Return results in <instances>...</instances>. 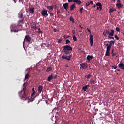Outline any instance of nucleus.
I'll return each mask as SVG.
<instances>
[{
  "label": "nucleus",
  "mask_w": 124,
  "mask_h": 124,
  "mask_svg": "<svg viewBox=\"0 0 124 124\" xmlns=\"http://www.w3.org/2000/svg\"><path fill=\"white\" fill-rule=\"evenodd\" d=\"M63 53L64 55H62V60H67V61H70L72 54L70 51H72V47L70 46L66 45L63 46Z\"/></svg>",
  "instance_id": "nucleus-1"
},
{
  "label": "nucleus",
  "mask_w": 124,
  "mask_h": 124,
  "mask_svg": "<svg viewBox=\"0 0 124 124\" xmlns=\"http://www.w3.org/2000/svg\"><path fill=\"white\" fill-rule=\"evenodd\" d=\"M26 83L23 84V89L22 90L20 91L18 94L22 100H29L30 97H29V92L27 90V87L25 86Z\"/></svg>",
  "instance_id": "nucleus-2"
},
{
  "label": "nucleus",
  "mask_w": 124,
  "mask_h": 124,
  "mask_svg": "<svg viewBox=\"0 0 124 124\" xmlns=\"http://www.w3.org/2000/svg\"><path fill=\"white\" fill-rule=\"evenodd\" d=\"M115 31L113 30H106L103 33L104 36H107V35H111V36H114V33Z\"/></svg>",
  "instance_id": "nucleus-3"
},
{
  "label": "nucleus",
  "mask_w": 124,
  "mask_h": 124,
  "mask_svg": "<svg viewBox=\"0 0 124 124\" xmlns=\"http://www.w3.org/2000/svg\"><path fill=\"white\" fill-rule=\"evenodd\" d=\"M41 14L44 17H47L48 16V10L43 9L41 11Z\"/></svg>",
  "instance_id": "nucleus-4"
},
{
  "label": "nucleus",
  "mask_w": 124,
  "mask_h": 124,
  "mask_svg": "<svg viewBox=\"0 0 124 124\" xmlns=\"http://www.w3.org/2000/svg\"><path fill=\"white\" fill-rule=\"evenodd\" d=\"M112 45H115V41L111 40L109 41V44H107L106 46L107 47L111 48L112 47Z\"/></svg>",
  "instance_id": "nucleus-5"
},
{
  "label": "nucleus",
  "mask_w": 124,
  "mask_h": 124,
  "mask_svg": "<svg viewBox=\"0 0 124 124\" xmlns=\"http://www.w3.org/2000/svg\"><path fill=\"white\" fill-rule=\"evenodd\" d=\"M110 51H111V48L107 46V50L105 54L106 56L109 57L110 56Z\"/></svg>",
  "instance_id": "nucleus-6"
},
{
  "label": "nucleus",
  "mask_w": 124,
  "mask_h": 124,
  "mask_svg": "<svg viewBox=\"0 0 124 124\" xmlns=\"http://www.w3.org/2000/svg\"><path fill=\"white\" fill-rule=\"evenodd\" d=\"M90 42L91 44V46H93V36L92 34L90 35Z\"/></svg>",
  "instance_id": "nucleus-7"
},
{
  "label": "nucleus",
  "mask_w": 124,
  "mask_h": 124,
  "mask_svg": "<svg viewBox=\"0 0 124 124\" xmlns=\"http://www.w3.org/2000/svg\"><path fill=\"white\" fill-rule=\"evenodd\" d=\"M24 40H26L27 42H31V38L29 35L25 36Z\"/></svg>",
  "instance_id": "nucleus-8"
},
{
  "label": "nucleus",
  "mask_w": 124,
  "mask_h": 124,
  "mask_svg": "<svg viewBox=\"0 0 124 124\" xmlns=\"http://www.w3.org/2000/svg\"><path fill=\"white\" fill-rule=\"evenodd\" d=\"M96 5L97 7V10H98V9H100V11L102 9V4H101V3L98 2L96 4Z\"/></svg>",
  "instance_id": "nucleus-9"
},
{
  "label": "nucleus",
  "mask_w": 124,
  "mask_h": 124,
  "mask_svg": "<svg viewBox=\"0 0 124 124\" xmlns=\"http://www.w3.org/2000/svg\"><path fill=\"white\" fill-rule=\"evenodd\" d=\"M31 28L35 30H37V27H36V23L32 22L31 23Z\"/></svg>",
  "instance_id": "nucleus-10"
},
{
  "label": "nucleus",
  "mask_w": 124,
  "mask_h": 124,
  "mask_svg": "<svg viewBox=\"0 0 124 124\" xmlns=\"http://www.w3.org/2000/svg\"><path fill=\"white\" fill-rule=\"evenodd\" d=\"M53 79H54V77L53 76V74H51L50 75H49L48 77H47V81L48 82H50V81H52V80H53Z\"/></svg>",
  "instance_id": "nucleus-11"
},
{
  "label": "nucleus",
  "mask_w": 124,
  "mask_h": 124,
  "mask_svg": "<svg viewBox=\"0 0 124 124\" xmlns=\"http://www.w3.org/2000/svg\"><path fill=\"white\" fill-rule=\"evenodd\" d=\"M75 8H76V5H75V3L71 5V6L70 7V11H73V10H74Z\"/></svg>",
  "instance_id": "nucleus-12"
},
{
  "label": "nucleus",
  "mask_w": 124,
  "mask_h": 124,
  "mask_svg": "<svg viewBox=\"0 0 124 124\" xmlns=\"http://www.w3.org/2000/svg\"><path fill=\"white\" fill-rule=\"evenodd\" d=\"M63 7L65 10H66L67 11V9H68L69 6H68V3H65L63 4Z\"/></svg>",
  "instance_id": "nucleus-13"
},
{
  "label": "nucleus",
  "mask_w": 124,
  "mask_h": 124,
  "mask_svg": "<svg viewBox=\"0 0 124 124\" xmlns=\"http://www.w3.org/2000/svg\"><path fill=\"white\" fill-rule=\"evenodd\" d=\"M116 6L117 7V8H118V9H120L122 8V7H124V5L121 3H117L116 5Z\"/></svg>",
  "instance_id": "nucleus-14"
},
{
  "label": "nucleus",
  "mask_w": 124,
  "mask_h": 124,
  "mask_svg": "<svg viewBox=\"0 0 124 124\" xmlns=\"http://www.w3.org/2000/svg\"><path fill=\"white\" fill-rule=\"evenodd\" d=\"M118 67H119V68H120L121 69H123V70H124V63L120 62V63L118 64Z\"/></svg>",
  "instance_id": "nucleus-15"
},
{
  "label": "nucleus",
  "mask_w": 124,
  "mask_h": 124,
  "mask_svg": "<svg viewBox=\"0 0 124 124\" xmlns=\"http://www.w3.org/2000/svg\"><path fill=\"white\" fill-rule=\"evenodd\" d=\"M73 2H76L78 5H80L82 3V1L80 0H73Z\"/></svg>",
  "instance_id": "nucleus-16"
},
{
  "label": "nucleus",
  "mask_w": 124,
  "mask_h": 124,
  "mask_svg": "<svg viewBox=\"0 0 124 124\" xmlns=\"http://www.w3.org/2000/svg\"><path fill=\"white\" fill-rule=\"evenodd\" d=\"M42 90H43V86H42V85L39 86L38 90V93H41V92H42Z\"/></svg>",
  "instance_id": "nucleus-17"
},
{
  "label": "nucleus",
  "mask_w": 124,
  "mask_h": 124,
  "mask_svg": "<svg viewBox=\"0 0 124 124\" xmlns=\"http://www.w3.org/2000/svg\"><path fill=\"white\" fill-rule=\"evenodd\" d=\"M46 8H47V9H48V10H49V11H53L54 6H47Z\"/></svg>",
  "instance_id": "nucleus-18"
},
{
  "label": "nucleus",
  "mask_w": 124,
  "mask_h": 124,
  "mask_svg": "<svg viewBox=\"0 0 124 124\" xmlns=\"http://www.w3.org/2000/svg\"><path fill=\"white\" fill-rule=\"evenodd\" d=\"M80 66H81L82 68L85 69V68H87V64L86 63H82L80 64Z\"/></svg>",
  "instance_id": "nucleus-19"
},
{
  "label": "nucleus",
  "mask_w": 124,
  "mask_h": 124,
  "mask_svg": "<svg viewBox=\"0 0 124 124\" xmlns=\"http://www.w3.org/2000/svg\"><path fill=\"white\" fill-rule=\"evenodd\" d=\"M93 56H92V55H88L87 57V59L88 60V61H89V62H90L91 60H93Z\"/></svg>",
  "instance_id": "nucleus-20"
},
{
  "label": "nucleus",
  "mask_w": 124,
  "mask_h": 124,
  "mask_svg": "<svg viewBox=\"0 0 124 124\" xmlns=\"http://www.w3.org/2000/svg\"><path fill=\"white\" fill-rule=\"evenodd\" d=\"M29 12L31 14L34 13V8H31L29 9Z\"/></svg>",
  "instance_id": "nucleus-21"
},
{
  "label": "nucleus",
  "mask_w": 124,
  "mask_h": 124,
  "mask_svg": "<svg viewBox=\"0 0 124 124\" xmlns=\"http://www.w3.org/2000/svg\"><path fill=\"white\" fill-rule=\"evenodd\" d=\"M52 70H53V68L50 66L46 69V72H50V71H52Z\"/></svg>",
  "instance_id": "nucleus-22"
},
{
  "label": "nucleus",
  "mask_w": 124,
  "mask_h": 124,
  "mask_svg": "<svg viewBox=\"0 0 124 124\" xmlns=\"http://www.w3.org/2000/svg\"><path fill=\"white\" fill-rule=\"evenodd\" d=\"M32 94L31 95V98H32V97H33V95L34 94H35V91H34V88H33L32 89Z\"/></svg>",
  "instance_id": "nucleus-23"
},
{
  "label": "nucleus",
  "mask_w": 124,
  "mask_h": 124,
  "mask_svg": "<svg viewBox=\"0 0 124 124\" xmlns=\"http://www.w3.org/2000/svg\"><path fill=\"white\" fill-rule=\"evenodd\" d=\"M89 85H87L86 86H85L84 87H83L82 88V90L86 92V91H87V90H88V87H89Z\"/></svg>",
  "instance_id": "nucleus-24"
},
{
  "label": "nucleus",
  "mask_w": 124,
  "mask_h": 124,
  "mask_svg": "<svg viewBox=\"0 0 124 124\" xmlns=\"http://www.w3.org/2000/svg\"><path fill=\"white\" fill-rule=\"evenodd\" d=\"M29 78H30V75H29V74H27L25 75V80L29 79Z\"/></svg>",
  "instance_id": "nucleus-25"
},
{
  "label": "nucleus",
  "mask_w": 124,
  "mask_h": 124,
  "mask_svg": "<svg viewBox=\"0 0 124 124\" xmlns=\"http://www.w3.org/2000/svg\"><path fill=\"white\" fill-rule=\"evenodd\" d=\"M70 21H71V22H72V23H75V21H74V19L72 16L70 17Z\"/></svg>",
  "instance_id": "nucleus-26"
},
{
  "label": "nucleus",
  "mask_w": 124,
  "mask_h": 124,
  "mask_svg": "<svg viewBox=\"0 0 124 124\" xmlns=\"http://www.w3.org/2000/svg\"><path fill=\"white\" fill-rule=\"evenodd\" d=\"M113 12H114L113 8H111L110 9H109V13H113Z\"/></svg>",
  "instance_id": "nucleus-27"
},
{
  "label": "nucleus",
  "mask_w": 124,
  "mask_h": 124,
  "mask_svg": "<svg viewBox=\"0 0 124 124\" xmlns=\"http://www.w3.org/2000/svg\"><path fill=\"white\" fill-rule=\"evenodd\" d=\"M74 41H77V37H76L75 35H73Z\"/></svg>",
  "instance_id": "nucleus-28"
},
{
  "label": "nucleus",
  "mask_w": 124,
  "mask_h": 124,
  "mask_svg": "<svg viewBox=\"0 0 124 124\" xmlns=\"http://www.w3.org/2000/svg\"><path fill=\"white\" fill-rule=\"evenodd\" d=\"M113 36H111V35H109V36H108V39H115V38H114V37H112Z\"/></svg>",
  "instance_id": "nucleus-29"
},
{
  "label": "nucleus",
  "mask_w": 124,
  "mask_h": 124,
  "mask_svg": "<svg viewBox=\"0 0 124 124\" xmlns=\"http://www.w3.org/2000/svg\"><path fill=\"white\" fill-rule=\"evenodd\" d=\"M90 83L91 84H95V81L93 80H90Z\"/></svg>",
  "instance_id": "nucleus-30"
},
{
  "label": "nucleus",
  "mask_w": 124,
  "mask_h": 124,
  "mask_svg": "<svg viewBox=\"0 0 124 124\" xmlns=\"http://www.w3.org/2000/svg\"><path fill=\"white\" fill-rule=\"evenodd\" d=\"M62 39H58V43H60L61 44V43H62Z\"/></svg>",
  "instance_id": "nucleus-31"
},
{
  "label": "nucleus",
  "mask_w": 124,
  "mask_h": 124,
  "mask_svg": "<svg viewBox=\"0 0 124 124\" xmlns=\"http://www.w3.org/2000/svg\"><path fill=\"white\" fill-rule=\"evenodd\" d=\"M114 37L117 40H119L120 39V38L118 37V35H115Z\"/></svg>",
  "instance_id": "nucleus-32"
},
{
  "label": "nucleus",
  "mask_w": 124,
  "mask_h": 124,
  "mask_svg": "<svg viewBox=\"0 0 124 124\" xmlns=\"http://www.w3.org/2000/svg\"><path fill=\"white\" fill-rule=\"evenodd\" d=\"M92 76L90 74H88L87 77H86V78L87 79H90V78H91V77Z\"/></svg>",
  "instance_id": "nucleus-33"
},
{
  "label": "nucleus",
  "mask_w": 124,
  "mask_h": 124,
  "mask_svg": "<svg viewBox=\"0 0 124 124\" xmlns=\"http://www.w3.org/2000/svg\"><path fill=\"white\" fill-rule=\"evenodd\" d=\"M68 43H70V41L69 40H66L65 41V44H68Z\"/></svg>",
  "instance_id": "nucleus-34"
},
{
  "label": "nucleus",
  "mask_w": 124,
  "mask_h": 124,
  "mask_svg": "<svg viewBox=\"0 0 124 124\" xmlns=\"http://www.w3.org/2000/svg\"><path fill=\"white\" fill-rule=\"evenodd\" d=\"M38 32L39 33H42V31H41V30H40V28L38 29Z\"/></svg>",
  "instance_id": "nucleus-35"
},
{
  "label": "nucleus",
  "mask_w": 124,
  "mask_h": 124,
  "mask_svg": "<svg viewBox=\"0 0 124 124\" xmlns=\"http://www.w3.org/2000/svg\"><path fill=\"white\" fill-rule=\"evenodd\" d=\"M83 10H84V8L82 7L80 9V12L81 14L83 13Z\"/></svg>",
  "instance_id": "nucleus-36"
},
{
  "label": "nucleus",
  "mask_w": 124,
  "mask_h": 124,
  "mask_svg": "<svg viewBox=\"0 0 124 124\" xmlns=\"http://www.w3.org/2000/svg\"><path fill=\"white\" fill-rule=\"evenodd\" d=\"M23 17H24V14H23V13H21L20 14V16H19V18H23Z\"/></svg>",
  "instance_id": "nucleus-37"
},
{
  "label": "nucleus",
  "mask_w": 124,
  "mask_h": 124,
  "mask_svg": "<svg viewBox=\"0 0 124 124\" xmlns=\"http://www.w3.org/2000/svg\"><path fill=\"white\" fill-rule=\"evenodd\" d=\"M72 33H73V34H75L76 33V32L74 30H73L72 31Z\"/></svg>",
  "instance_id": "nucleus-38"
},
{
  "label": "nucleus",
  "mask_w": 124,
  "mask_h": 124,
  "mask_svg": "<svg viewBox=\"0 0 124 124\" xmlns=\"http://www.w3.org/2000/svg\"><path fill=\"white\" fill-rule=\"evenodd\" d=\"M116 31H119V32H120V28L117 27V28H116Z\"/></svg>",
  "instance_id": "nucleus-39"
},
{
  "label": "nucleus",
  "mask_w": 124,
  "mask_h": 124,
  "mask_svg": "<svg viewBox=\"0 0 124 124\" xmlns=\"http://www.w3.org/2000/svg\"><path fill=\"white\" fill-rule=\"evenodd\" d=\"M11 31L12 32L14 31V32H18V31H16V30H13L11 29Z\"/></svg>",
  "instance_id": "nucleus-40"
},
{
  "label": "nucleus",
  "mask_w": 124,
  "mask_h": 124,
  "mask_svg": "<svg viewBox=\"0 0 124 124\" xmlns=\"http://www.w3.org/2000/svg\"><path fill=\"white\" fill-rule=\"evenodd\" d=\"M90 4V2H87L86 4V6H89Z\"/></svg>",
  "instance_id": "nucleus-41"
},
{
  "label": "nucleus",
  "mask_w": 124,
  "mask_h": 124,
  "mask_svg": "<svg viewBox=\"0 0 124 124\" xmlns=\"http://www.w3.org/2000/svg\"><path fill=\"white\" fill-rule=\"evenodd\" d=\"M57 15L59 16V14L61 13V11L60 10H58L57 11Z\"/></svg>",
  "instance_id": "nucleus-42"
},
{
  "label": "nucleus",
  "mask_w": 124,
  "mask_h": 124,
  "mask_svg": "<svg viewBox=\"0 0 124 124\" xmlns=\"http://www.w3.org/2000/svg\"><path fill=\"white\" fill-rule=\"evenodd\" d=\"M116 55H117V54H116V53H113L112 54V57H115Z\"/></svg>",
  "instance_id": "nucleus-43"
},
{
  "label": "nucleus",
  "mask_w": 124,
  "mask_h": 124,
  "mask_svg": "<svg viewBox=\"0 0 124 124\" xmlns=\"http://www.w3.org/2000/svg\"><path fill=\"white\" fill-rule=\"evenodd\" d=\"M112 67H113L114 69H117V66H112Z\"/></svg>",
  "instance_id": "nucleus-44"
},
{
  "label": "nucleus",
  "mask_w": 124,
  "mask_h": 124,
  "mask_svg": "<svg viewBox=\"0 0 124 124\" xmlns=\"http://www.w3.org/2000/svg\"><path fill=\"white\" fill-rule=\"evenodd\" d=\"M22 23H23V19L20 20L19 21V24H21Z\"/></svg>",
  "instance_id": "nucleus-45"
},
{
  "label": "nucleus",
  "mask_w": 124,
  "mask_h": 124,
  "mask_svg": "<svg viewBox=\"0 0 124 124\" xmlns=\"http://www.w3.org/2000/svg\"><path fill=\"white\" fill-rule=\"evenodd\" d=\"M90 4H93V1L92 0H90V2H89Z\"/></svg>",
  "instance_id": "nucleus-46"
},
{
  "label": "nucleus",
  "mask_w": 124,
  "mask_h": 124,
  "mask_svg": "<svg viewBox=\"0 0 124 124\" xmlns=\"http://www.w3.org/2000/svg\"><path fill=\"white\" fill-rule=\"evenodd\" d=\"M49 14L50 16H54V13H50Z\"/></svg>",
  "instance_id": "nucleus-47"
},
{
  "label": "nucleus",
  "mask_w": 124,
  "mask_h": 124,
  "mask_svg": "<svg viewBox=\"0 0 124 124\" xmlns=\"http://www.w3.org/2000/svg\"><path fill=\"white\" fill-rule=\"evenodd\" d=\"M87 31H89V32H90V33H92V32L91 31V30L89 29V28H87Z\"/></svg>",
  "instance_id": "nucleus-48"
},
{
  "label": "nucleus",
  "mask_w": 124,
  "mask_h": 124,
  "mask_svg": "<svg viewBox=\"0 0 124 124\" xmlns=\"http://www.w3.org/2000/svg\"><path fill=\"white\" fill-rule=\"evenodd\" d=\"M68 2H73V0H68Z\"/></svg>",
  "instance_id": "nucleus-49"
},
{
  "label": "nucleus",
  "mask_w": 124,
  "mask_h": 124,
  "mask_svg": "<svg viewBox=\"0 0 124 124\" xmlns=\"http://www.w3.org/2000/svg\"><path fill=\"white\" fill-rule=\"evenodd\" d=\"M53 31H54V32H56V31H57V29H53Z\"/></svg>",
  "instance_id": "nucleus-50"
},
{
  "label": "nucleus",
  "mask_w": 124,
  "mask_h": 124,
  "mask_svg": "<svg viewBox=\"0 0 124 124\" xmlns=\"http://www.w3.org/2000/svg\"><path fill=\"white\" fill-rule=\"evenodd\" d=\"M65 67H69V66L68 65V64H66L65 65Z\"/></svg>",
  "instance_id": "nucleus-51"
},
{
  "label": "nucleus",
  "mask_w": 124,
  "mask_h": 124,
  "mask_svg": "<svg viewBox=\"0 0 124 124\" xmlns=\"http://www.w3.org/2000/svg\"><path fill=\"white\" fill-rule=\"evenodd\" d=\"M114 53V49H112L111 50V55L113 54Z\"/></svg>",
  "instance_id": "nucleus-52"
},
{
  "label": "nucleus",
  "mask_w": 124,
  "mask_h": 124,
  "mask_svg": "<svg viewBox=\"0 0 124 124\" xmlns=\"http://www.w3.org/2000/svg\"><path fill=\"white\" fill-rule=\"evenodd\" d=\"M54 9H57V5H55V7L54 8Z\"/></svg>",
  "instance_id": "nucleus-53"
},
{
  "label": "nucleus",
  "mask_w": 124,
  "mask_h": 124,
  "mask_svg": "<svg viewBox=\"0 0 124 124\" xmlns=\"http://www.w3.org/2000/svg\"><path fill=\"white\" fill-rule=\"evenodd\" d=\"M69 37H70L69 35L66 36V38H68Z\"/></svg>",
  "instance_id": "nucleus-54"
},
{
  "label": "nucleus",
  "mask_w": 124,
  "mask_h": 124,
  "mask_svg": "<svg viewBox=\"0 0 124 124\" xmlns=\"http://www.w3.org/2000/svg\"><path fill=\"white\" fill-rule=\"evenodd\" d=\"M117 2H121V0H117Z\"/></svg>",
  "instance_id": "nucleus-55"
},
{
  "label": "nucleus",
  "mask_w": 124,
  "mask_h": 124,
  "mask_svg": "<svg viewBox=\"0 0 124 124\" xmlns=\"http://www.w3.org/2000/svg\"><path fill=\"white\" fill-rule=\"evenodd\" d=\"M66 35H64L63 36V38H64V39H65V38H66Z\"/></svg>",
  "instance_id": "nucleus-56"
},
{
  "label": "nucleus",
  "mask_w": 124,
  "mask_h": 124,
  "mask_svg": "<svg viewBox=\"0 0 124 124\" xmlns=\"http://www.w3.org/2000/svg\"><path fill=\"white\" fill-rule=\"evenodd\" d=\"M57 78V76H55L54 77H53V79H56Z\"/></svg>",
  "instance_id": "nucleus-57"
},
{
  "label": "nucleus",
  "mask_w": 124,
  "mask_h": 124,
  "mask_svg": "<svg viewBox=\"0 0 124 124\" xmlns=\"http://www.w3.org/2000/svg\"><path fill=\"white\" fill-rule=\"evenodd\" d=\"M113 11H117V10L116 9H114L113 8Z\"/></svg>",
  "instance_id": "nucleus-58"
},
{
  "label": "nucleus",
  "mask_w": 124,
  "mask_h": 124,
  "mask_svg": "<svg viewBox=\"0 0 124 124\" xmlns=\"http://www.w3.org/2000/svg\"><path fill=\"white\" fill-rule=\"evenodd\" d=\"M96 6V5H95V4H94V5H93L94 8H95Z\"/></svg>",
  "instance_id": "nucleus-59"
},
{
  "label": "nucleus",
  "mask_w": 124,
  "mask_h": 124,
  "mask_svg": "<svg viewBox=\"0 0 124 124\" xmlns=\"http://www.w3.org/2000/svg\"><path fill=\"white\" fill-rule=\"evenodd\" d=\"M79 28H81V29H83V27L81 25H79Z\"/></svg>",
  "instance_id": "nucleus-60"
},
{
  "label": "nucleus",
  "mask_w": 124,
  "mask_h": 124,
  "mask_svg": "<svg viewBox=\"0 0 124 124\" xmlns=\"http://www.w3.org/2000/svg\"><path fill=\"white\" fill-rule=\"evenodd\" d=\"M117 71H121V69H117Z\"/></svg>",
  "instance_id": "nucleus-61"
},
{
  "label": "nucleus",
  "mask_w": 124,
  "mask_h": 124,
  "mask_svg": "<svg viewBox=\"0 0 124 124\" xmlns=\"http://www.w3.org/2000/svg\"><path fill=\"white\" fill-rule=\"evenodd\" d=\"M13 0L14 1L15 3H16V0Z\"/></svg>",
  "instance_id": "nucleus-62"
},
{
  "label": "nucleus",
  "mask_w": 124,
  "mask_h": 124,
  "mask_svg": "<svg viewBox=\"0 0 124 124\" xmlns=\"http://www.w3.org/2000/svg\"><path fill=\"white\" fill-rule=\"evenodd\" d=\"M20 1H22L23 2V0H19V2H20Z\"/></svg>",
  "instance_id": "nucleus-63"
},
{
  "label": "nucleus",
  "mask_w": 124,
  "mask_h": 124,
  "mask_svg": "<svg viewBox=\"0 0 124 124\" xmlns=\"http://www.w3.org/2000/svg\"><path fill=\"white\" fill-rule=\"evenodd\" d=\"M78 50H81V48H78Z\"/></svg>",
  "instance_id": "nucleus-64"
}]
</instances>
